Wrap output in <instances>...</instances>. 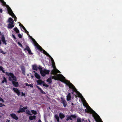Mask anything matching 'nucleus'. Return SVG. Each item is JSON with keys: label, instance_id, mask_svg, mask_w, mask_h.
I'll use <instances>...</instances> for the list:
<instances>
[{"label": "nucleus", "instance_id": "obj_60", "mask_svg": "<svg viewBox=\"0 0 122 122\" xmlns=\"http://www.w3.org/2000/svg\"><path fill=\"white\" fill-rule=\"evenodd\" d=\"M22 107V105H20V108Z\"/></svg>", "mask_w": 122, "mask_h": 122}, {"label": "nucleus", "instance_id": "obj_20", "mask_svg": "<svg viewBox=\"0 0 122 122\" xmlns=\"http://www.w3.org/2000/svg\"><path fill=\"white\" fill-rule=\"evenodd\" d=\"M34 74L36 78L38 79H39L41 77L37 73H35Z\"/></svg>", "mask_w": 122, "mask_h": 122}, {"label": "nucleus", "instance_id": "obj_45", "mask_svg": "<svg viewBox=\"0 0 122 122\" xmlns=\"http://www.w3.org/2000/svg\"><path fill=\"white\" fill-rule=\"evenodd\" d=\"M28 51V52L29 53V54H32V53L31 52V51L30 50H30Z\"/></svg>", "mask_w": 122, "mask_h": 122}, {"label": "nucleus", "instance_id": "obj_17", "mask_svg": "<svg viewBox=\"0 0 122 122\" xmlns=\"http://www.w3.org/2000/svg\"><path fill=\"white\" fill-rule=\"evenodd\" d=\"M8 21L10 23L14 24V23L13 19L12 18H10L8 19Z\"/></svg>", "mask_w": 122, "mask_h": 122}, {"label": "nucleus", "instance_id": "obj_21", "mask_svg": "<svg viewBox=\"0 0 122 122\" xmlns=\"http://www.w3.org/2000/svg\"><path fill=\"white\" fill-rule=\"evenodd\" d=\"M59 116L60 118L62 119L63 118L65 117L64 114L63 113H60L59 114Z\"/></svg>", "mask_w": 122, "mask_h": 122}, {"label": "nucleus", "instance_id": "obj_13", "mask_svg": "<svg viewBox=\"0 0 122 122\" xmlns=\"http://www.w3.org/2000/svg\"><path fill=\"white\" fill-rule=\"evenodd\" d=\"M10 116L14 119L16 120H17L18 119V117L16 116V115L15 113H12L10 114Z\"/></svg>", "mask_w": 122, "mask_h": 122}, {"label": "nucleus", "instance_id": "obj_35", "mask_svg": "<svg viewBox=\"0 0 122 122\" xmlns=\"http://www.w3.org/2000/svg\"><path fill=\"white\" fill-rule=\"evenodd\" d=\"M72 119L71 118V117L70 116H68L66 118V120L67 121H68L69 120H72Z\"/></svg>", "mask_w": 122, "mask_h": 122}, {"label": "nucleus", "instance_id": "obj_44", "mask_svg": "<svg viewBox=\"0 0 122 122\" xmlns=\"http://www.w3.org/2000/svg\"><path fill=\"white\" fill-rule=\"evenodd\" d=\"M5 106V105L4 104L2 103H0V107L4 106Z\"/></svg>", "mask_w": 122, "mask_h": 122}, {"label": "nucleus", "instance_id": "obj_26", "mask_svg": "<svg viewBox=\"0 0 122 122\" xmlns=\"http://www.w3.org/2000/svg\"><path fill=\"white\" fill-rule=\"evenodd\" d=\"M14 31L17 33H19V30L18 29L17 27H15L14 29Z\"/></svg>", "mask_w": 122, "mask_h": 122}, {"label": "nucleus", "instance_id": "obj_54", "mask_svg": "<svg viewBox=\"0 0 122 122\" xmlns=\"http://www.w3.org/2000/svg\"><path fill=\"white\" fill-rule=\"evenodd\" d=\"M10 121L8 119H6V122H9Z\"/></svg>", "mask_w": 122, "mask_h": 122}, {"label": "nucleus", "instance_id": "obj_56", "mask_svg": "<svg viewBox=\"0 0 122 122\" xmlns=\"http://www.w3.org/2000/svg\"><path fill=\"white\" fill-rule=\"evenodd\" d=\"M2 9H0V12L1 13H2Z\"/></svg>", "mask_w": 122, "mask_h": 122}, {"label": "nucleus", "instance_id": "obj_10", "mask_svg": "<svg viewBox=\"0 0 122 122\" xmlns=\"http://www.w3.org/2000/svg\"><path fill=\"white\" fill-rule=\"evenodd\" d=\"M13 90L16 93L18 96H19L20 95V90L17 88H15L14 87L13 88Z\"/></svg>", "mask_w": 122, "mask_h": 122}, {"label": "nucleus", "instance_id": "obj_28", "mask_svg": "<svg viewBox=\"0 0 122 122\" xmlns=\"http://www.w3.org/2000/svg\"><path fill=\"white\" fill-rule=\"evenodd\" d=\"M25 85L26 86H30V87H33V85L32 84H28V83H26L25 84Z\"/></svg>", "mask_w": 122, "mask_h": 122}, {"label": "nucleus", "instance_id": "obj_64", "mask_svg": "<svg viewBox=\"0 0 122 122\" xmlns=\"http://www.w3.org/2000/svg\"><path fill=\"white\" fill-rule=\"evenodd\" d=\"M1 33L0 31V35Z\"/></svg>", "mask_w": 122, "mask_h": 122}, {"label": "nucleus", "instance_id": "obj_50", "mask_svg": "<svg viewBox=\"0 0 122 122\" xmlns=\"http://www.w3.org/2000/svg\"><path fill=\"white\" fill-rule=\"evenodd\" d=\"M23 29L25 31V30L26 31V29L25 28V27L23 26L22 27Z\"/></svg>", "mask_w": 122, "mask_h": 122}, {"label": "nucleus", "instance_id": "obj_15", "mask_svg": "<svg viewBox=\"0 0 122 122\" xmlns=\"http://www.w3.org/2000/svg\"><path fill=\"white\" fill-rule=\"evenodd\" d=\"M12 81V83L13 86L15 87H18L19 86V84L18 82H16L15 81Z\"/></svg>", "mask_w": 122, "mask_h": 122}, {"label": "nucleus", "instance_id": "obj_47", "mask_svg": "<svg viewBox=\"0 0 122 122\" xmlns=\"http://www.w3.org/2000/svg\"><path fill=\"white\" fill-rule=\"evenodd\" d=\"M0 101H1L3 102H4L3 100L0 97Z\"/></svg>", "mask_w": 122, "mask_h": 122}, {"label": "nucleus", "instance_id": "obj_62", "mask_svg": "<svg viewBox=\"0 0 122 122\" xmlns=\"http://www.w3.org/2000/svg\"><path fill=\"white\" fill-rule=\"evenodd\" d=\"M71 105H72V106H73L74 105V104L73 103H71Z\"/></svg>", "mask_w": 122, "mask_h": 122}, {"label": "nucleus", "instance_id": "obj_27", "mask_svg": "<svg viewBox=\"0 0 122 122\" xmlns=\"http://www.w3.org/2000/svg\"><path fill=\"white\" fill-rule=\"evenodd\" d=\"M3 80L2 81L1 83H3L4 82H5L6 83L7 82L6 78L4 77H3Z\"/></svg>", "mask_w": 122, "mask_h": 122}, {"label": "nucleus", "instance_id": "obj_24", "mask_svg": "<svg viewBox=\"0 0 122 122\" xmlns=\"http://www.w3.org/2000/svg\"><path fill=\"white\" fill-rule=\"evenodd\" d=\"M32 69L36 71L37 70V66L36 65H33L32 66Z\"/></svg>", "mask_w": 122, "mask_h": 122}, {"label": "nucleus", "instance_id": "obj_6", "mask_svg": "<svg viewBox=\"0 0 122 122\" xmlns=\"http://www.w3.org/2000/svg\"><path fill=\"white\" fill-rule=\"evenodd\" d=\"M7 8L8 12L9 14L11 15L14 18H16V19H17L9 6L8 5H7Z\"/></svg>", "mask_w": 122, "mask_h": 122}, {"label": "nucleus", "instance_id": "obj_46", "mask_svg": "<svg viewBox=\"0 0 122 122\" xmlns=\"http://www.w3.org/2000/svg\"><path fill=\"white\" fill-rule=\"evenodd\" d=\"M18 36L20 38H22V36L20 34H19L18 35Z\"/></svg>", "mask_w": 122, "mask_h": 122}, {"label": "nucleus", "instance_id": "obj_37", "mask_svg": "<svg viewBox=\"0 0 122 122\" xmlns=\"http://www.w3.org/2000/svg\"><path fill=\"white\" fill-rule=\"evenodd\" d=\"M0 1L2 3L3 5H6V3L3 0H1Z\"/></svg>", "mask_w": 122, "mask_h": 122}, {"label": "nucleus", "instance_id": "obj_1", "mask_svg": "<svg viewBox=\"0 0 122 122\" xmlns=\"http://www.w3.org/2000/svg\"><path fill=\"white\" fill-rule=\"evenodd\" d=\"M87 111L86 109H85V112H89L93 114V116L95 117V119L96 122H103L101 121L99 116L90 107L87 108Z\"/></svg>", "mask_w": 122, "mask_h": 122}, {"label": "nucleus", "instance_id": "obj_33", "mask_svg": "<svg viewBox=\"0 0 122 122\" xmlns=\"http://www.w3.org/2000/svg\"><path fill=\"white\" fill-rule=\"evenodd\" d=\"M39 69V71H40V72L42 70H43L42 69V67H41V66H39L38 67H37V69Z\"/></svg>", "mask_w": 122, "mask_h": 122}, {"label": "nucleus", "instance_id": "obj_2", "mask_svg": "<svg viewBox=\"0 0 122 122\" xmlns=\"http://www.w3.org/2000/svg\"><path fill=\"white\" fill-rule=\"evenodd\" d=\"M0 70L2 71L3 73H5L6 75L9 76L8 79L9 81H16V76L13 73L11 72L9 73L7 72H5L2 66H0Z\"/></svg>", "mask_w": 122, "mask_h": 122}, {"label": "nucleus", "instance_id": "obj_57", "mask_svg": "<svg viewBox=\"0 0 122 122\" xmlns=\"http://www.w3.org/2000/svg\"><path fill=\"white\" fill-rule=\"evenodd\" d=\"M38 122H41V120L40 119H39L38 121Z\"/></svg>", "mask_w": 122, "mask_h": 122}, {"label": "nucleus", "instance_id": "obj_18", "mask_svg": "<svg viewBox=\"0 0 122 122\" xmlns=\"http://www.w3.org/2000/svg\"><path fill=\"white\" fill-rule=\"evenodd\" d=\"M13 24L9 23L8 25V28L10 29H11L14 26V25Z\"/></svg>", "mask_w": 122, "mask_h": 122}, {"label": "nucleus", "instance_id": "obj_23", "mask_svg": "<svg viewBox=\"0 0 122 122\" xmlns=\"http://www.w3.org/2000/svg\"><path fill=\"white\" fill-rule=\"evenodd\" d=\"M37 87L38 88V89L40 90V92L42 93L43 94H46V93L45 92L41 89V88L39 87L38 86H37Z\"/></svg>", "mask_w": 122, "mask_h": 122}, {"label": "nucleus", "instance_id": "obj_5", "mask_svg": "<svg viewBox=\"0 0 122 122\" xmlns=\"http://www.w3.org/2000/svg\"><path fill=\"white\" fill-rule=\"evenodd\" d=\"M65 83L68 86L69 88L72 89L73 91H75L76 93H77L78 92L77 90L74 86L72 84L70 83V81L66 80Z\"/></svg>", "mask_w": 122, "mask_h": 122}, {"label": "nucleus", "instance_id": "obj_34", "mask_svg": "<svg viewBox=\"0 0 122 122\" xmlns=\"http://www.w3.org/2000/svg\"><path fill=\"white\" fill-rule=\"evenodd\" d=\"M30 50V49L28 46H26V48L24 49V50H27V51L29 50Z\"/></svg>", "mask_w": 122, "mask_h": 122}, {"label": "nucleus", "instance_id": "obj_59", "mask_svg": "<svg viewBox=\"0 0 122 122\" xmlns=\"http://www.w3.org/2000/svg\"><path fill=\"white\" fill-rule=\"evenodd\" d=\"M31 77L32 78H34V76H33V75H32V76H31Z\"/></svg>", "mask_w": 122, "mask_h": 122}, {"label": "nucleus", "instance_id": "obj_3", "mask_svg": "<svg viewBox=\"0 0 122 122\" xmlns=\"http://www.w3.org/2000/svg\"><path fill=\"white\" fill-rule=\"evenodd\" d=\"M31 40L33 42L34 46L36 47V48L38 49L41 52L42 51H43V53L47 56H49V54L46 51L42 48L34 38H32Z\"/></svg>", "mask_w": 122, "mask_h": 122}, {"label": "nucleus", "instance_id": "obj_42", "mask_svg": "<svg viewBox=\"0 0 122 122\" xmlns=\"http://www.w3.org/2000/svg\"><path fill=\"white\" fill-rule=\"evenodd\" d=\"M71 117L73 118H76V116L73 115H71Z\"/></svg>", "mask_w": 122, "mask_h": 122}, {"label": "nucleus", "instance_id": "obj_38", "mask_svg": "<svg viewBox=\"0 0 122 122\" xmlns=\"http://www.w3.org/2000/svg\"><path fill=\"white\" fill-rule=\"evenodd\" d=\"M0 52L1 53L5 54H6L5 52H4L2 49H0Z\"/></svg>", "mask_w": 122, "mask_h": 122}, {"label": "nucleus", "instance_id": "obj_61", "mask_svg": "<svg viewBox=\"0 0 122 122\" xmlns=\"http://www.w3.org/2000/svg\"><path fill=\"white\" fill-rule=\"evenodd\" d=\"M72 91V92L71 93H72V94H73V93H74L73 92H75V91Z\"/></svg>", "mask_w": 122, "mask_h": 122}, {"label": "nucleus", "instance_id": "obj_25", "mask_svg": "<svg viewBox=\"0 0 122 122\" xmlns=\"http://www.w3.org/2000/svg\"><path fill=\"white\" fill-rule=\"evenodd\" d=\"M55 118L56 119L57 121L58 122H59V118L58 116L57 115H56L55 116Z\"/></svg>", "mask_w": 122, "mask_h": 122}, {"label": "nucleus", "instance_id": "obj_63", "mask_svg": "<svg viewBox=\"0 0 122 122\" xmlns=\"http://www.w3.org/2000/svg\"><path fill=\"white\" fill-rule=\"evenodd\" d=\"M33 71V72H35V73H36V71Z\"/></svg>", "mask_w": 122, "mask_h": 122}, {"label": "nucleus", "instance_id": "obj_52", "mask_svg": "<svg viewBox=\"0 0 122 122\" xmlns=\"http://www.w3.org/2000/svg\"><path fill=\"white\" fill-rule=\"evenodd\" d=\"M12 36H13V38H14V39H16V37H15V36L13 35V34H12Z\"/></svg>", "mask_w": 122, "mask_h": 122}, {"label": "nucleus", "instance_id": "obj_9", "mask_svg": "<svg viewBox=\"0 0 122 122\" xmlns=\"http://www.w3.org/2000/svg\"><path fill=\"white\" fill-rule=\"evenodd\" d=\"M28 107H24L23 108H19V110L17 111L18 113H20V112H25V110L27 109Z\"/></svg>", "mask_w": 122, "mask_h": 122}, {"label": "nucleus", "instance_id": "obj_29", "mask_svg": "<svg viewBox=\"0 0 122 122\" xmlns=\"http://www.w3.org/2000/svg\"><path fill=\"white\" fill-rule=\"evenodd\" d=\"M48 56L51 60L52 63L53 64V63H54V60L51 56L49 55V56Z\"/></svg>", "mask_w": 122, "mask_h": 122}, {"label": "nucleus", "instance_id": "obj_48", "mask_svg": "<svg viewBox=\"0 0 122 122\" xmlns=\"http://www.w3.org/2000/svg\"><path fill=\"white\" fill-rule=\"evenodd\" d=\"M21 96H25V94L24 93H23V92H22L21 93Z\"/></svg>", "mask_w": 122, "mask_h": 122}, {"label": "nucleus", "instance_id": "obj_22", "mask_svg": "<svg viewBox=\"0 0 122 122\" xmlns=\"http://www.w3.org/2000/svg\"><path fill=\"white\" fill-rule=\"evenodd\" d=\"M37 83L38 85H41L42 83H44V81H42L41 80H39L37 81Z\"/></svg>", "mask_w": 122, "mask_h": 122}, {"label": "nucleus", "instance_id": "obj_8", "mask_svg": "<svg viewBox=\"0 0 122 122\" xmlns=\"http://www.w3.org/2000/svg\"><path fill=\"white\" fill-rule=\"evenodd\" d=\"M60 72V71L55 68L51 70V74L55 75L57 73Z\"/></svg>", "mask_w": 122, "mask_h": 122}, {"label": "nucleus", "instance_id": "obj_14", "mask_svg": "<svg viewBox=\"0 0 122 122\" xmlns=\"http://www.w3.org/2000/svg\"><path fill=\"white\" fill-rule=\"evenodd\" d=\"M1 41L3 44L5 45L7 44L6 41L5 39L4 35H2L1 36Z\"/></svg>", "mask_w": 122, "mask_h": 122}, {"label": "nucleus", "instance_id": "obj_11", "mask_svg": "<svg viewBox=\"0 0 122 122\" xmlns=\"http://www.w3.org/2000/svg\"><path fill=\"white\" fill-rule=\"evenodd\" d=\"M13 90L16 93L18 96H19L20 95V90L17 88H15L14 87L13 88Z\"/></svg>", "mask_w": 122, "mask_h": 122}, {"label": "nucleus", "instance_id": "obj_49", "mask_svg": "<svg viewBox=\"0 0 122 122\" xmlns=\"http://www.w3.org/2000/svg\"><path fill=\"white\" fill-rule=\"evenodd\" d=\"M25 33H26L28 35H29V32L27 31V30L26 31L25 30Z\"/></svg>", "mask_w": 122, "mask_h": 122}, {"label": "nucleus", "instance_id": "obj_39", "mask_svg": "<svg viewBox=\"0 0 122 122\" xmlns=\"http://www.w3.org/2000/svg\"><path fill=\"white\" fill-rule=\"evenodd\" d=\"M78 95L81 98H83V96L81 94L80 92H79Z\"/></svg>", "mask_w": 122, "mask_h": 122}, {"label": "nucleus", "instance_id": "obj_40", "mask_svg": "<svg viewBox=\"0 0 122 122\" xmlns=\"http://www.w3.org/2000/svg\"><path fill=\"white\" fill-rule=\"evenodd\" d=\"M17 44L19 45L22 48H23V46L22 45L21 43L20 42H17Z\"/></svg>", "mask_w": 122, "mask_h": 122}, {"label": "nucleus", "instance_id": "obj_53", "mask_svg": "<svg viewBox=\"0 0 122 122\" xmlns=\"http://www.w3.org/2000/svg\"><path fill=\"white\" fill-rule=\"evenodd\" d=\"M19 25L20 26H21L22 27L23 26V25H22V24H21V23L19 24Z\"/></svg>", "mask_w": 122, "mask_h": 122}, {"label": "nucleus", "instance_id": "obj_43", "mask_svg": "<svg viewBox=\"0 0 122 122\" xmlns=\"http://www.w3.org/2000/svg\"><path fill=\"white\" fill-rule=\"evenodd\" d=\"M77 122H81V120L80 118H78L77 119Z\"/></svg>", "mask_w": 122, "mask_h": 122}, {"label": "nucleus", "instance_id": "obj_58", "mask_svg": "<svg viewBox=\"0 0 122 122\" xmlns=\"http://www.w3.org/2000/svg\"><path fill=\"white\" fill-rule=\"evenodd\" d=\"M14 19L15 21H16V20L17 19H16V18H15Z\"/></svg>", "mask_w": 122, "mask_h": 122}, {"label": "nucleus", "instance_id": "obj_4", "mask_svg": "<svg viewBox=\"0 0 122 122\" xmlns=\"http://www.w3.org/2000/svg\"><path fill=\"white\" fill-rule=\"evenodd\" d=\"M52 78L55 80H59L61 82H63L65 80V77L60 74L56 75V76H52Z\"/></svg>", "mask_w": 122, "mask_h": 122}, {"label": "nucleus", "instance_id": "obj_51", "mask_svg": "<svg viewBox=\"0 0 122 122\" xmlns=\"http://www.w3.org/2000/svg\"><path fill=\"white\" fill-rule=\"evenodd\" d=\"M22 71L23 74L24 75H25V71Z\"/></svg>", "mask_w": 122, "mask_h": 122}, {"label": "nucleus", "instance_id": "obj_12", "mask_svg": "<svg viewBox=\"0 0 122 122\" xmlns=\"http://www.w3.org/2000/svg\"><path fill=\"white\" fill-rule=\"evenodd\" d=\"M61 103L63 104L64 107H66L67 105V102L63 98H62L61 99Z\"/></svg>", "mask_w": 122, "mask_h": 122}, {"label": "nucleus", "instance_id": "obj_7", "mask_svg": "<svg viewBox=\"0 0 122 122\" xmlns=\"http://www.w3.org/2000/svg\"><path fill=\"white\" fill-rule=\"evenodd\" d=\"M50 71L49 70L44 69L42 70L40 72L42 76H45L46 74L48 75L49 74Z\"/></svg>", "mask_w": 122, "mask_h": 122}, {"label": "nucleus", "instance_id": "obj_30", "mask_svg": "<svg viewBox=\"0 0 122 122\" xmlns=\"http://www.w3.org/2000/svg\"><path fill=\"white\" fill-rule=\"evenodd\" d=\"M47 82H48L49 83H51L52 82V80L50 78H48L47 80Z\"/></svg>", "mask_w": 122, "mask_h": 122}, {"label": "nucleus", "instance_id": "obj_31", "mask_svg": "<svg viewBox=\"0 0 122 122\" xmlns=\"http://www.w3.org/2000/svg\"><path fill=\"white\" fill-rule=\"evenodd\" d=\"M26 113L27 114L30 115H31V114H30V112L28 109H27L26 110Z\"/></svg>", "mask_w": 122, "mask_h": 122}, {"label": "nucleus", "instance_id": "obj_16", "mask_svg": "<svg viewBox=\"0 0 122 122\" xmlns=\"http://www.w3.org/2000/svg\"><path fill=\"white\" fill-rule=\"evenodd\" d=\"M71 93H69L67 96V101H69L71 100Z\"/></svg>", "mask_w": 122, "mask_h": 122}, {"label": "nucleus", "instance_id": "obj_55", "mask_svg": "<svg viewBox=\"0 0 122 122\" xmlns=\"http://www.w3.org/2000/svg\"><path fill=\"white\" fill-rule=\"evenodd\" d=\"M52 67H53V68H56V67H55V65H53L52 66Z\"/></svg>", "mask_w": 122, "mask_h": 122}, {"label": "nucleus", "instance_id": "obj_19", "mask_svg": "<svg viewBox=\"0 0 122 122\" xmlns=\"http://www.w3.org/2000/svg\"><path fill=\"white\" fill-rule=\"evenodd\" d=\"M36 116L34 115L33 116H30L29 117V119L30 120H32L34 119H35L36 118Z\"/></svg>", "mask_w": 122, "mask_h": 122}, {"label": "nucleus", "instance_id": "obj_36", "mask_svg": "<svg viewBox=\"0 0 122 122\" xmlns=\"http://www.w3.org/2000/svg\"><path fill=\"white\" fill-rule=\"evenodd\" d=\"M43 86L46 87H49V85L44 83V82L43 83Z\"/></svg>", "mask_w": 122, "mask_h": 122}, {"label": "nucleus", "instance_id": "obj_32", "mask_svg": "<svg viewBox=\"0 0 122 122\" xmlns=\"http://www.w3.org/2000/svg\"><path fill=\"white\" fill-rule=\"evenodd\" d=\"M32 113L34 115H36L37 114V112L36 111L32 110L31 111Z\"/></svg>", "mask_w": 122, "mask_h": 122}, {"label": "nucleus", "instance_id": "obj_41", "mask_svg": "<svg viewBox=\"0 0 122 122\" xmlns=\"http://www.w3.org/2000/svg\"><path fill=\"white\" fill-rule=\"evenodd\" d=\"M21 68L22 71H25V68L24 66H21Z\"/></svg>", "mask_w": 122, "mask_h": 122}]
</instances>
